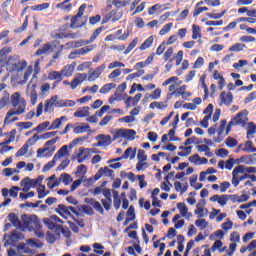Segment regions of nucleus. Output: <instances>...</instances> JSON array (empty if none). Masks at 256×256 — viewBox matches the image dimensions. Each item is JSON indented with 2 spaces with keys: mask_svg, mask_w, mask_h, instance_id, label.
<instances>
[{
  "mask_svg": "<svg viewBox=\"0 0 256 256\" xmlns=\"http://www.w3.org/2000/svg\"><path fill=\"white\" fill-rule=\"evenodd\" d=\"M44 225L48 227L51 231H54L57 235L60 233H65V229L63 228V220L59 218L57 215H52L49 218L43 219Z\"/></svg>",
  "mask_w": 256,
  "mask_h": 256,
  "instance_id": "nucleus-1",
  "label": "nucleus"
},
{
  "mask_svg": "<svg viewBox=\"0 0 256 256\" xmlns=\"http://www.w3.org/2000/svg\"><path fill=\"white\" fill-rule=\"evenodd\" d=\"M103 29H105L104 26L98 27L92 33L89 40H79V41L67 42L66 47H68V49H77L79 47H83V45H89V44L93 43V41H95V39H97V37H99V35H101V33H103Z\"/></svg>",
  "mask_w": 256,
  "mask_h": 256,
  "instance_id": "nucleus-2",
  "label": "nucleus"
},
{
  "mask_svg": "<svg viewBox=\"0 0 256 256\" xmlns=\"http://www.w3.org/2000/svg\"><path fill=\"white\" fill-rule=\"evenodd\" d=\"M19 56H10L8 57V60L6 62V67L10 73H15L17 71L18 73L21 71H25L27 69V61H19Z\"/></svg>",
  "mask_w": 256,
  "mask_h": 256,
  "instance_id": "nucleus-3",
  "label": "nucleus"
},
{
  "mask_svg": "<svg viewBox=\"0 0 256 256\" xmlns=\"http://www.w3.org/2000/svg\"><path fill=\"white\" fill-rule=\"evenodd\" d=\"M25 107H27V103L25 100H22L17 110H9L4 119V125H7V123H15L16 121H19V117H13V115H23V113H25ZM11 117L13 118L11 119Z\"/></svg>",
  "mask_w": 256,
  "mask_h": 256,
  "instance_id": "nucleus-4",
  "label": "nucleus"
},
{
  "mask_svg": "<svg viewBox=\"0 0 256 256\" xmlns=\"http://www.w3.org/2000/svg\"><path fill=\"white\" fill-rule=\"evenodd\" d=\"M59 45H61V43L59 41H51L48 43L43 44V46L41 48H39L36 52H35V57H39L41 55H48L49 51L50 53L55 52V49L59 48Z\"/></svg>",
  "mask_w": 256,
  "mask_h": 256,
  "instance_id": "nucleus-5",
  "label": "nucleus"
},
{
  "mask_svg": "<svg viewBox=\"0 0 256 256\" xmlns=\"http://www.w3.org/2000/svg\"><path fill=\"white\" fill-rule=\"evenodd\" d=\"M39 135L34 134L33 137L28 139V144H24L17 152L16 157H23L24 155H27V152L29 151V145H35L37 141L40 139Z\"/></svg>",
  "mask_w": 256,
  "mask_h": 256,
  "instance_id": "nucleus-6",
  "label": "nucleus"
},
{
  "mask_svg": "<svg viewBox=\"0 0 256 256\" xmlns=\"http://www.w3.org/2000/svg\"><path fill=\"white\" fill-rule=\"evenodd\" d=\"M231 121L236 126L239 125L240 127H245V125H247V122L249 121V118L247 117V110L239 112L231 119Z\"/></svg>",
  "mask_w": 256,
  "mask_h": 256,
  "instance_id": "nucleus-7",
  "label": "nucleus"
},
{
  "mask_svg": "<svg viewBox=\"0 0 256 256\" xmlns=\"http://www.w3.org/2000/svg\"><path fill=\"white\" fill-rule=\"evenodd\" d=\"M93 49H95V45L85 46L77 49L68 55V59H77L78 57H81V55H87V53H91Z\"/></svg>",
  "mask_w": 256,
  "mask_h": 256,
  "instance_id": "nucleus-8",
  "label": "nucleus"
},
{
  "mask_svg": "<svg viewBox=\"0 0 256 256\" xmlns=\"http://www.w3.org/2000/svg\"><path fill=\"white\" fill-rule=\"evenodd\" d=\"M239 173H245V166L238 165L232 171V185L234 187H239V183H241V179L238 177Z\"/></svg>",
  "mask_w": 256,
  "mask_h": 256,
  "instance_id": "nucleus-9",
  "label": "nucleus"
},
{
  "mask_svg": "<svg viewBox=\"0 0 256 256\" xmlns=\"http://www.w3.org/2000/svg\"><path fill=\"white\" fill-rule=\"evenodd\" d=\"M97 139H100L96 144H94V147H109L111 143L113 142V139H111V136L100 134L97 136Z\"/></svg>",
  "mask_w": 256,
  "mask_h": 256,
  "instance_id": "nucleus-10",
  "label": "nucleus"
},
{
  "mask_svg": "<svg viewBox=\"0 0 256 256\" xmlns=\"http://www.w3.org/2000/svg\"><path fill=\"white\" fill-rule=\"evenodd\" d=\"M107 69V64H102L99 67L95 68V70L89 75L86 79L90 82L96 81V79H99L101 77V74L103 71Z\"/></svg>",
  "mask_w": 256,
  "mask_h": 256,
  "instance_id": "nucleus-11",
  "label": "nucleus"
},
{
  "mask_svg": "<svg viewBox=\"0 0 256 256\" xmlns=\"http://www.w3.org/2000/svg\"><path fill=\"white\" fill-rule=\"evenodd\" d=\"M210 201L212 203H218V205H221V207H225L227 205V201H229V194H215L212 197H210Z\"/></svg>",
  "mask_w": 256,
  "mask_h": 256,
  "instance_id": "nucleus-12",
  "label": "nucleus"
},
{
  "mask_svg": "<svg viewBox=\"0 0 256 256\" xmlns=\"http://www.w3.org/2000/svg\"><path fill=\"white\" fill-rule=\"evenodd\" d=\"M84 81H87V74L86 73H80L78 74V76L76 78H74L71 82H70V87L72 90L77 89V87H79V85H81V83H83Z\"/></svg>",
  "mask_w": 256,
  "mask_h": 256,
  "instance_id": "nucleus-13",
  "label": "nucleus"
},
{
  "mask_svg": "<svg viewBox=\"0 0 256 256\" xmlns=\"http://www.w3.org/2000/svg\"><path fill=\"white\" fill-rule=\"evenodd\" d=\"M212 77L215 81H218V89L220 91H223V89L227 85V81H225V77H223V75H221V73H219V70H214Z\"/></svg>",
  "mask_w": 256,
  "mask_h": 256,
  "instance_id": "nucleus-14",
  "label": "nucleus"
},
{
  "mask_svg": "<svg viewBox=\"0 0 256 256\" xmlns=\"http://www.w3.org/2000/svg\"><path fill=\"white\" fill-rule=\"evenodd\" d=\"M123 17V13L117 12V10H112L108 15L104 18V23L107 21H112V23H117Z\"/></svg>",
  "mask_w": 256,
  "mask_h": 256,
  "instance_id": "nucleus-15",
  "label": "nucleus"
},
{
  "mask_svg": "<svg viewBox=\"0 0 256 256\" xmlns=\"http://www.w3.org/2000/svg\"><path fill=\"white\" fill-rule=\"evenodd\" d=\"M55 212L63 217V219H67V217H71V213L69 212V206L64 204H59L58 207L55 209Z\"/></svg>",
  "mask_w": 256,
  "mask_h": 256,
  "instance_id": "nucleus-16",
  "label": "nucleus"
},
{
  "mask_svg": "<svg viewBox=\"0 0 256 256\" xmlns=\"http://www.w3.org/2000/svg\"><path fill=\"white\" fill-rule=\"evenodd\" d=\"M233 103V93L221 92L220 94V105H231Z\"/></svg>",
  "mask_w": 256,
  "mask_h": 256,
  "instance_id": "nucleus-17",
  "label": "nucleus"
},
{
  "mask_svg": "<svg viewBox=\"0 0 256 256\" xmlns=\"http://www.w3.org/2000/svg\"><path fill=\"white\" fill-rule=\"evenodd\" d=\"M103 175H107V177H111L113 175V170L108 167L100 168L94 176V181H99Z\"/></svg>",
  "mask_w": 256,
  "mask_h": 256,
  "instance_id": "nucleus-18",
  "label": "nucleus"
},
{
  "mask_svg": "<svg viewBox=\"0 0 256 256\" xmlns=\"http://www.w3.org/2000/svg\"><path fill=\"white\" fill-rule=\"evenodd\" d=\"M29 97L31 105H36L37 99H39V94H37V83L31 85Z\"/></svg>",
  "mask_w": 256,
  "mask_h": 256,
  "instance_id": "nucleus-19",
  "label": "nucleus"
},
{
  "mask_svg": "<svg viewBox=\"0 0 256 256\" xmlns=\"http://www.w3.org/2000/svg\"><path fill=\"white\" fill-rule=\"evenodd\" d=\"M63 121H67V116H61L60 118L55 119L48 128V131H53L54 129H59L63 124Z\"/></svg>",
  "mask_w": 256,
  "mask_h": 256,
  "instance_id": "nucleus-20",
  "label": "nucleus"
},
{
  "mask_svg": "<svg viewBox=\"0 0 256 256\" xmlns=\"http://www.w3.org/2000/svg\"><path fill=\"white\" fill-rule=\"evenodd\" d=\"M141 97H143V94L141 93L136 94L134 97L129 96L125 101L126 107L127 108L131 107V101H132V105H137V103L141 101Z\"/></svg>",
  "mask_w": 256,
  "mask_h": 256,
  "instance_id": "nucleus-21",
  "label": "nucleus"
},
{
  "mask_svg": "<svg viewBox=\"0 0 256 256\" xmlns=\"http://www.w3.org/2000/svg\"><path fill=\"white\" fill-rule=\"evenodd\" d=\"M79 19H81V17L77 16V14L71 17L70 29H79L84 27L85 23H79Z\"/></svg>",
  "mask_w": 256,
  "mask_h": 256,
  "instance_id": "nucleus-22",
  "label": "nucleus"
},
{
  "mask_svg": "<svg viewBox=\"0 0 256 256\" xmlns=\"http://www.w3.org/2000/svg\"><path fill=\"white\" fill-rule=\"evenodd\" d=\"M46 151H48V154H45L44 157H53V154L55 153V146L52 148H39L37 150V157H41L43 153H46Z\"/></svg>",
  "mask_w": 256,
  "mask_h": 256,
  "instance_id": "nucleus-23",
  "label": "nucleus"
},
{
  "mask_svg": "<svg viewBox=\"0 0 256 256\" xmlns=\"http://www.w3.org/2000/svg\"><path fill=\"white\" fill-rule=\"evenodd\" d=\"M76 104L74 100H56L54 103L56 107H75Z\"/></svg>",
  "mask_w": 256,
  "mask_h": 256,
  "instance_id": "nucleus-24",
  "label": "nucleus"
},
{
  "mask_svg": "<svg viewBox=\"0 0 256 256\" xmlns=\"http://www.w3.org/2000/svg\"><path fill=\"white\" fill-rule=\"evenodd\" d=\"M48 79L50 81H55L57 80L56 83H61V81H63V73H61V71H53V72H50L48 74Z\"/></svg>",
  "mask_w": 256,
  "mask_h": 256,
  "instance_id": "nucleus-25",
  "label": "nucleus"
},
{
  "mask_svg": "<svg viewBox=\"0 0 256 256\" xmlns=\"http://www.w3.org/2000/svg\"><path fill=\"white\" fill-rule=\"evenodd\" d=\"M33 216L29 217L27 214L22 215V223L26 229H33Z\"/></svg>",
  "mask_w": 256,
  "mask_h": 256,
  "instance_id": "nucleus-26",
  "label": "nucleus"
},
{
  "mask_svg": "<svg viewBox=\"0 0 256 256\" xmlns=\"http://www.w3.org/2000/svg\"><path fill=\"white\" fill-rule=\"evenodd\" d=\"M21 101H25V99H21V94L19 92L12 94L11 103L13 107H19L21 105Z\"/></svg>",
  "mask_w": 256,
  "mask_h": 256,
  "instance_id": "nucleus-27",
  "label": "nucleus"
},
{
  "mask_svg": "<svg viewBox=\"0 0 256 256\" xmlns=\"http://www.w3.org/2000/svg\"><path fill=\"white\" fill-rule=\"evenodd\" d=\"M57 99H59V96L55 95L52 96L50 99H47L44 106V111L47 113L49 112V109L53 108V105L57 103Z\"/></svg>",
  "mask_w": 256,
  "mask_h": 256,
  "instance_id": "nucleus-28",
  "label": "nucleus"
},
{
  "mask_svg": "<svg viewBox=\"0 0 256 256\" xmlns=\"http://www.w3.org/2000/svg\"><path fill=\"white\" fill-rule=\"evenodd\" d=\"M9 138L5 139L4 142L0 143V147L1 146H5V145H10V143H13V141H15V135H17V130L16 129H12L9 133Z\"/></svg>",
  "mask_w": 256,
  "mask_h": 256,
  "instance_id": "nucleus-29",
  "label": "nucleus"
},
{
  "mask_svg": "<svg viewBox=\"0 0 256 256\" xmlns=\"http://www.w3.org/2000/svg\"><path fill=\"white\" fill-rule=\"evenodd\" d=\"M205 200L202 199L198 202V204L196 205L197 209L194 211L195 215H198V217H203V213L205 212Z\"/></svg>",
  "mask_w": 256,
  "mask_h": 256,
  "instance_id": "nucleus-30",
  "label": "nucleus"
},
{
  "mask_svg": "<svg viewBox=\"0 0 256 256\" xmlns=\"http://www.w3.org/2000/svg\"><path fill=\"white\" fill-rule=\"evenodd\" d=\"M8 220L10 221V223H12L14 227H21V220H19V216H17V214L13 212L10 213L8 215Z\"/></svg>",
  "mask_w": 256,
  "mask_h": 256,
  "instance_id": "nucleus-31",
  "label": "nucleus"
},
{
  "mask_svg": "<svg viewBox=\"0 0 256 256\" xmlns=\"http://www.w3.org/2000/svg\"><path fill=\"white\" fill-rule=\"evenodd\" d=\"M57 161H59V158L57 156H54L51 161H49L48 163H46L44 165L42 171L44 173H46V171H51V169H53V167H55V165H57Z\"/></svg>",
  "mask_w": 256,
  "mask_h": 256,
  "instance_id": "nucleus-32",
  "label": "nucleus"
},
{
  "mask_svg": "<svg viewBox=\"0 0 256 256\" xmlns=\"http://www.w3.org/2000/svg\"><path fill=\"white\" fill-rule=\"evenodd\" d=\"M20 185H29L30 188L35 189V187H37L39 184L37 183L36 179L26 177L20 182Z\"/></svg>",
  "mask_w": 256,
  "mask_h": 256,
  "instance_id": "nucleus-33",
  "label": "nucleus"
},
{
  "mask_svg": "<svg viewBox=\"0 0 256 256\" xmlns=\"http://www.w3.org/2000/svg\"><path fill=\"white\" fill-rule=\"evenodd\" d=\"M135 155H137V148L133 150L132 147H128L123 153L122 158L127 159L130 157V159H135Z\"/></svg>",
  "mask_w": 256,
  "mask_h": 256,
  "instance_id": "nucleus-34",
  "label": "nucleus"
},
{
  "mask_svg": "<svg viewBox=\"0 0 256 256\" xmlns=\"http://www.w3.org/2000/svg\"><path fill=\"white\" fill-rule=\"evenodd\" d=\"M181 219V216L179 214H175L174 217L172 218V223L174 224V229H181L183 225H185V220H178ZM178 220V221H177Z\"/></svg>",
  "mask_w": 256,
  "mask_h": 256,
  "instance_id": "nucleus-35",
  "label": "nucleus"
},
{
  "mask_svg": "<svg viewBox=\"0 0 256 256\" xmlns=\"http://www.w3.org/2000/svg\"><path fill=\"white\" fill-rule=\"evenodd\" d=\"M153 41H155V36L148 37L140 46V51H145V49H149L153 45Z\"/></svg>",
  "mask_w": 256,
  "mask_h": 256,
  "instance_id": "nucleus-36",
  "label": "nucleus"
},
{
  "mask_svg": "<svg viewBox=\"0 0 256 256\" xmlns=\"http://www.w3.org/2000/svg\"><path fill=\"white\" fill-rule=\"evenodd\" d=\"M74 117H78L79 119L89 117V107H83L82 110L76 111Z\"/></svg>",
  "mask_w": 256,
  "mask_h": 256,
  "instance_id": "nucleus-37",
  "label": "nucleus"
},
{
  "mask_svg": "<svg viewBox=\"0 0 256 256\" xmlns=\"http://www.w3.org/2000/svg\"><path fill=\"white\" fill-rule=\"evenodd\" d=\"M135 135H137V131L133 129L124 130V139H127L128 141H135Z\"/></svg>",
  "mask_w": 256,
  "mask_h": 256,
  "instance_id": "nucleus-38",
  "label": "nucleus"
},
{
  "mask_svg": "<svg viewBox=\"0 0 256 256\" xmlns=\"http://www.w3.org/2000/svg\"><path fill=\"white\" fill-rule=\"evenodd\" d=\"M242 151L244 153H256V148L253 147V142L252 141H246L244 143V148H242Z\"/></svg>",
  "mask_w": 256,
  "mask_h": 256,
  "instance_id": "nucleus-39",
  "label": "nucleus"
},
{
  "mask_svg": "<svg viewBox=\"0 0 256 256\" xmlns=\"http://www.w3.org/2000/svg\"><path fill=\"white\" fill-rule=\"evenodd\" d=\"M115 87H117V84H115V83H108V84H105V85L99 90V93H101L102 95H107V93H109V91H111L112 89H115Z\"/></svg>",
  "mask_w": 256,
  "mask_h": 256,
  "instance_id": "nucleus-40",
  "label": "nucleus"
},
{
  "mask_svg": "<svg viewBox=\"0 0 256 256\" xmlns=\"http://www.w3.org/2000/svg\"><path fill=\"white\" fill-rule=\"evenodd\" d=\"M27 27H29V15L25 16L24 22L22 26L18 27L14 30V33H23V31H27Z\"/></svg>",
  "mask_w": 256,
  "mask_h": 256,
  "instance_id": "nucleus-41",
  "label": "nucleus"
},
{
  "mask_svg": "<svg viewBox=\"0 0 256 256\" xmlns=\"http://www.w3.org/2000/svg\"><path fill=\"white\" fill-rule=\"evenodd\" d=\"M192 39H201V27L199 25H192Z\"/></svg>",
  "mask_w": 256,
  "mask_h": 256,
  "instance_id": "nucleus-42",
  "label": "nucleus"
},
{
  "mask_svg": "<svg viewBox=\"0 0 256 256\" xmlns=\"http://www.w3.org/2000/svg\"><path fill=\"white\" fill-rule=\"evenodd\" d=\"M74 133L79 135L81 133H86V131H91V126L89 124H85L84 126H76L74 127Z\"/></svg>",
  "mask_w": 256,
  "mask_h": 256,
  "instance_id": "nucleus-43",
  "label": "nucleus"
},
{
  "mask_svg": "<svg viewBox=\"0 0 256 256\" xmlns=\"http://www.w3.org/2000/svg\"><path fill=\"white\" fill-rule=\"evenodd\" d=\"M67 153H69V146L64 145V146H62V147L57 151V153L54 155V157H57V158H58V161H59V159H61V157H65V155H67Z\"/></svg>",
  "mask_w": 256,
  "mask_h": 256,
  "instance_id": "nucleus-44",
  "label": "nucleus"
},
{
  "mask_svg": "<svg viewBox=\"0 0 256 256\" xmlns=\"http://www.w3.org/2000/svg\"><path fill=\"white\" fill-rule=\"evenodd\" d=\"M137 43H139V38L136 37L134 38L130 44L127 46V48L124 51V55H129V53H131V51H133L134 47H137Z\"/></svg>",
  "mask_w": 256,
  "mask_h": 256,
  "instance_id": "nucleus-45",
  "label": "nucleus"
},
{
  "mask_svg": "<svg viewBox=\"0 0 256 256\" xmlns=\"http://www.w3.org/2000/svg\"><path fill=\"white\" fill-rule=\"evenodd\" d=\"M60 181H62V183H64V185H71V183H73V178L71 177L70 174L67 173H62L60 175Z\"/></svg>",
  "mask_w": 256,
  "mask_h": 256,
  "instance_id": "nucleus-46",
  "label": "nucleus"
},
{
  "mask_svg": "<svg viewBox=\"0 0 256 256\" xmlns=\"http://www.w3.org/2000/svg\"><path fill=\"white\" fill-rule=\"evenodd\" d=\"M10 97H11V95L9 94V92L4 91V95L0 99V110L4 109L6 107L7 103H9Z\"/></svg>",
  "mask_w": 256,
  "mask_h": 256,
  "instance_id": "nucleus-47",
  "label": "nucleus"
},
{
  "mask_svg": "<svg viewBox=\"0 0 256 256\" xmlns=\"http://www.w3.org/2000/svg\"><path fill=\"white\" fill-rule=\"evenodd\" d=\"M177 209L180 211V217H187V211H189V208H187L185 203L179 202L177 204Z\"/></svg>",
  "mask_w": 256,
  "mask_h": 256,
  "instance_id": "nucleus-48",
  "label": "nucleus"
},
{
  "mask_svg": "<svg viewBox=\"0 0 256 256\" xmlns=\"http://www.w3.org/2000/svg\"><path fill=\"white\" fill-rule=\"evenodd\" d=\"M129 3H131V0H113L112 1V5H114V7H116V9H121V7H127V5H129Z\"/></svg>",
  "mask_w": 256,
  "mask_h": 256,
  "instance_id": "nucleus-49",
  "label": "nucleus"
},
{
  "mask_svg": "<svg viewBox=\"0 0 256 256\" xmlns=\"http://www.w3.org/2000/svg\"><path fill=\"white\" fill-rule=\"evenodd\" d=\"M196 227H199L200 231H205L209 227V222L205 219H198L195 221Z\"/></svg>",
  "mask_w": 256,
  "mask_h": 256,
  "instance_id": "nucleus-50",
  "label": "nucleus"
},
{
  "mask_svg": "<svg viewBox=\"0 0 256 256\" xmlns=\"http://www.w3.org/2000/svg\"><path fill=\"white\" fill-rule=\"evenodd\" d=\"M45 185L38 184L37 192H38V199H45L49 192H45Z\"/></svg>",
  "mask_w": 256,
  "mask_h": 256,
  "instance_id": "nucleus-51",
  "label": "nucleus"
},
{
  "mask_svg": "<svg viewBox=\"0 0 256 256\" xmlns=\"http://www.w3.org/2000/svg\"><path fill=\"white\" fill-rule=\"evenodd\" d=\"M62 73V77H71L73 75V66L66 65L64 68L60 71Z\"/></svg>",
  "mask_w": 256,
  "mask_h": 256,
  "instance_id": "nucleus-52",
  "label": "nucleus"
},
{
  "mask_svg": "<svg viewBox=\"0 0 256 256\" xmlns=\"http://www.w3.org/2000/svg\"><path fill=\"white\" fill-rule=\"evenodd\" d=\"M56 9H61L62 11H67V13H69V11L73 9V4H65L64 2H61L56 4Z\"/></svg>",
  "mask_w": 256,
  "mask_h": 256,
  "instance_id": "nucleus-53",
  "label": "nucleus"
},
{
  "mask_svg": "<svg viewBox=\"0 0 256 256\" xmlns=\"http://www.w3.org/2000/svg\"><path fill=\"white\" fill-rule=\"evenodd\" d=\"M117 139H125V129H118L114 132L112 141H117Z\"/></svg>",
  "mask_w": 256,
  "mask_h": 256,
  "instance_id": "nucleus-54",
  "label": "nucleus"
},
{
  "mask_svg": "<svg viewBox=\"0 0 256 256\" xmlns=\"http://www.w3.org/2000/svg\"><path fill=\"white\" fill-rule=\"evenodd\" d=\"M113 197H114V208L115 209H120L121 207V197L119 196L118 191L113 192Z\"/></svg>",
  "mask_w": 256,
  "mask_h": 256,
  "instance_id": "nucleus-55",
  "label": "nucleus"
},
{
  "mask_svg": "<svg viewBox=\"0 0 256 256\" xmlns=\"http://www.w3.org/2000/svg\"><path fill=\"white\" fill-rule=\"evenodd\" d=\"M245 44L243 43H236L234 45H232L230 48H229V51H232V52H236V53H239V51H243V49H245Z\"/></svg>",
  "mask_w": 256,
  "mask_h": 256,
  "instance_id": "nucleus-56",
  "label": "nucleus"
},
{
  "mask_svg": "<svg viewBox=\"0 0 256 256\" xmlns=\"http://www.w3.org/2000/svg\"><path fill=\"white\" fill-rule=\"evenodd\" d=\"M225 143L228 147H230L231 149H233V147H237V145H239V142L237 141V139L229 136L226 140Z\"/></svg>",
  "mask_w": 256,
  "mask_h": 256,
  "instance_id": "nucleus-57",
  "label": "nucleus"
},
{
  "mask_svg": "<svg viewBox=\"0 0 256 256\" xmlns=\"http://www.w3.org/2000/svg\"><path fill=\"white\" fill-rule=\"evenodd\" d=\"M249 127H251V129H249L247 131V134H246V139H253L255 136V123L253 122H250L248 123Z\"/></svg>",
  "mask_w": 256,
  "mask_h": 256,
  "instance_id": "nucleus-58",
  "label": "nucleus"
},
{
  "mask_svg": "<svg viewBox=\"0 0 256 256\" xmlns=\"http://www.w3.org/2000/svg\"><path fill=\"white\" fill-rule=\"evenodd\" d=\"M93 249H94V253H96L97 255H103V253H105V251L103 250V249H105V246H103L99 243H94Z\"/></svg>",
  "mask_w": 256,
  "mask_h": 256,
  "instance_id": "nucleus-59",
  "label": "nucleus"
},
{
  "mask_svg": "<svg viewBox=\"0 0 256 256\" xmlns=\"http://www.w3.org/2000/svg\"><path fill=\"white\" fill-rule=\"evenodd\" d=\"M32 217L34 219L32 223L33 225L32 229H35V231H41V227H42L41 221H39V218L37 217V215H33Z\"/></svg>",
  "mask_w": 256,
  "mask_h": 256,
  "instance_id": "nucleus-60",
  "label": "nucleus"
},
{
  "mask_svg": "<svg viewBox=\"0 0 256 256\" xmlns=\"http://www.w3.org/2000/svg\"><path fill=\"white\" fill-rule=\"evenodd\" d=\"M173 27V23H168L165 24L162 29L159 32V35L163 36V35H167V33H169L171 31V28Z\"/></svg>",
  "mask_w": 256,
  "mask_h": 256,
  "instance_id": "nucleus-61",
  "label": "nucleus"
},
{
  "mask_svg": "<svg viewBox=\"0 0 256 256\" xmlns=\"http://www.w3.org/2000/svg\"><path fill=\"white\" fill-rule=\"evenodd\" d=\"M101 203L106 211H110L111 205H113V199H102Z\"/></svg>",
  "mask_w": 256,
  "mask_h": 256,
  "instance_id": "nucleus-62",
  "label": "nucleus"
},
{
  "mask_svg": "<svg viewBox=\"0 0 256 256\" xmlns=\"http://www.w3.org/2000/svg\"><path fill=\"white\" fill-rule=\"evenodd\" d=\"M85 176H82L81 179L75 180L72 185H71V189H70V193H73V191H75V189H77L82 183Z\"/></svg>",
  "mask_w": 256,
  "mask_h": 256,
  "instance_id": "nucleus-63",
  "label": "nucleus"
},
{
  "mask_svg": "<svg viewBox=\"0 0 256 256\" xmlns=\"http://www.w3.org/2000/svg\"><path fill=\"white\" fill-rule=\"evenodd\" d=\"M187 90V86L182 85L178 89L174 90L171 95H185V91Z\"/></svg>",
  "mask_w": 256,
  "mask_h": 256,
  "instance_id": "nucleus-64",
  "label": "nucleus"
}]
</instances>
